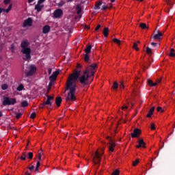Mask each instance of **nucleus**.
<instances>
[{
	"instance_id": "bb28decb",
	"label": "nucleus",
	"mask_w": 175,
	"mask_h": 175,
	"mask_svg": "<svg viewBox=\"0 0 175 175\" xmlns=\"http://www.w3.org/2000/svg\"><path fill=\"white\" fill-rule=\"evenodd\" d=\"M17 91H23V90H24V85L23 84H21L19 85L17 88H16Z\"/></svg>"
},
{
	"instance_id": "ea45409f",
	"label": "nucleus",
	"mask_w": 175,
	"mask_h": 175,
	"mask_svg": "<svg viewBox=\"0 0 175 175\" xmlns=\"http://www.w3.org/2000/svg\"><path fill=\"white\" fill-rule=\"evenodd\" d=\"M146 53L147 54H151L152 53V51L151 50V48L150 47H146Z\"/></svg>"
},
{
	"instance_id": "0e129e2a",
	"label": "nucleus",
	"mask_w": 175,
	"mask_h": 175,
	"mask_svg": "<svg viewBox=\"0 0 175 175\" xmlns=\"http://www.w3.org/2000/svg\"><path fill=\"white\" fill-rule=\"evenodd\" d=\"M38 159H39L38 161H42V157L38 156Z\"/></svg>"
},
{
	"instance_id": "1a4fd4ad",
	"label": "nucleus",
	"mask_w": 175,
	"mask_h": 175,
	"mask_svg": "<svg viewBox=\"0 0 175 175\" xmlns=\"http://www.w3.org/2000/svg\"><path fill=\"white\" fill-rule=\"evenodd\" d=\"M161 81H162V79H161V78H160V79L156 80V82H155V83H154V82L152 81V80L148 79V85H150V87H156L157 84H159V83H161Z\"/></svg>"
},
{
	"instance_id": "423d86ee",
	"label": "nucleus",
	"mask_w": 175,
	"mask_h": 175,
	"mask_svg": "<svg viewBox=\"0 0 175 175\" xmlns=\"http://www.w3.org/2000/svg\"><path fill=\"white\" fill-rule=\"evenodd\" d=\"M44 103L49 107H51V106H53V103H54V96H46V100L44 101Z\"/></svg>"
},
{
	"instance_id": "4468645a",
	"label": "nucleus",
	"mask_w": 175,
	"mask_h": 175,
	"mask_svg": "<svg viewBox=\"0 0 175 175\" xmlns=\"http://www.w3.org/2000/svg\"><path fill=\"white\" fill-rule=\"evenodd\" d=\"M50 25H46L44 27L42 28V33H49L50 32Z\"/></svg>"
},
{
	"instance_id": "680f3d73",
	"label": "nucleus",
	"mask_w": 175,
	"mask_h": 175,
	"mask_svg": "<svg viewBox=\"0 0 175 175\" xmlns=\"http://www.w3.org/2000/svg\"><path fill=\"white\" fill-rule=\"evenodd\" d=\"M35 0H28V3H31V2H33Z\"/></svg>"
},
{
	"instance_id": "a878e982",
	"label": "nucleus",
	"mask_w": 175,
	"mask_h": 175,
	"mask_svg": "<svg viewBox=\"0 0 175 175\" xmlns=\"http://www.w3.org/2000/svg\"><path fill=\"white\" fill-rule=\"evenodd\" d=\"M40 166V161H38L37 163H36V169H35V172H39V167Z\"/></svg>"
},
{
	"instance_id": "338daca9",
	"label": "nucleus",
	"mask_w": 175,
	"mask_h": 175,
	"mask_svg": "<svg viewBox=\"0 0 175 175\" xmlns=\"http://www.w3.org/2000/svg\"><path fill=\"white\" fill-rule=\"evenodd\" d=\"M67 2H73V0H67Z\"/></svg>"
},
{
	"instance_id": "7c9ffc66",
	"label": "nucleus",
	"mask_w": 175,
	"mask_h": 175,
	"mask_svg": "<svg viewBox=\"0 0 175 175\" xmlns=\"http://www.w3.org/2000/svg\"><path fill=\"white\" fill-rule=\"evenodd\" d=\"M8 84L6 83H4L1 85V90H3V91L8 90Z\"/></svg>"
},
{
	"instance_id": "cd10ccee",
	"label": "nucleus",
	"mask_w": 175,
	"mask_h": 175,
	"mask_svg": "<svg viewBox=\"0 0 175 175\" xmlns=\"http://www.w3.org/2000/svg\"><path fill=\"white\" fill-rule=\"evenodd\" d=\"M113 42L114 43H116V44H118V46H120V44H121V40H118V39H117V38H114V39L113 40Z\"/></svg>"
},
{
	"instance_id": "a19ab883",
	"label": "nucleus",
	"mask_w": 175,
	"mask_h": 175,
	"mask_svg": "<svg viewBox=\"0 0 175 175\" xmlns=\"http://www.w3.org/2000/svg\"><path fill=\"white\" fill-rule=\"evenodd\" d=\"M30 118H31L32 120H33L34 118H36V113L33 112V113L30 115Z\"/></svg>"
},
{
	"instance_id": "4c0bfd02",
	"label": "nucleus",
	"mask_w": 175,
	"mask_h": 175,
	"mask_svg": "<svg viewBox=\"0 0 175 175\" xmlns=\"http://www.w3.org/2000/svg\"><path fill=\"white\" fill-rule=\"evenodd\" d=\"M166 3L169 5V6H173V2H172V1L170 0H165Z\"/></svg>"
},
{
	"instance_id": "f03ea898",
	"label": "nucleus",
	"mask_w": 175,
	"mask_h": 175,
	"mask_svg": "<svg viewBox=\"0 0 175 175\" xmlns=\"http://www.w3.org/2000/svg\"><path fill=\"white\" fill-rule=\"evenodd\" d=\"M29 44H31V42L27 39H24L21 42V53L23 55V59L24 61H31V58H32L31 55L32 50Z\"/></svg>"
},
{
	"instance_id": "6e6552de",
	"label": "nucleus",
	"mask_w": 175,
	"mask_h": 175,
	"mask_svg": "<svg viewBox=\"0 0 175 175\" xmlns=\"http://www.w3.org/2000/svg\"><path fill=\"white\" fill-rule=\"evenodd\" d=\"M107 139L109 140V150L110 152H114V148H116V144L111 141V138H110V137H107Z\"/></svg>"
},
{
	"instance_id": "a211bd4d",
	"label": "nucleus",
	"mask_w": 175,
	"mask_h": 175,
	"mask_svg": "<svg viewBox=\"0 0 175 175\" xmlns=\"http://www.w3.org/2000/svg\"><path fill=\"white\" fill-rule=\"evenodd\" d=\"M102 3H103L102 1H99L94 5V9L95 10H99V9H100V6H102Z\"/></svg>"
},
{
	"instance_id": "20e7f679",
	"label": "nucleus",
	"mask_w": 175,
	"mask_h": 175,
	"mask_svg": "<svg viewBox=\"0 0 175 175\" xmlns=\"http://www.w3.org/2000/svg\"><path fill=\"white\" fill-rule=\"evenodd\" d=\"M36 66L33 64H31L27 67V69L25 70V74L27 77H30L34 73H36Z\"/></svg>"
},
{
	"instance_id": "9b49d317",
	"label": "nucleus",
	"mask_w": 175,
	"mask_h": 175,
	"mask_svg": "<svg viewBox=\"0 0 175 175\" xmlns=\"http://www.w3.org/2000/svg\"><path fill=\"white\" fill-rule=\"evenodd\" d=\"M142 135V131L139 129H135L133 131V133H131V137L135 138V137H139Z\"/></svg>"
},
{
	"instance_id": "e2e57ef3",
	"label": "nucleus",
	"mask_w": 175,
	"mask_h": 175,
	"mask_svg": "<svg viewBox=\"0 0 175 175\" xmlns=\"http://www.w3.org/2000/svg\"><path fill=\"white\" fill-rule=\"evenodd\" d=\"M148 66H146L147 69H148V68H150V65H151V63H148Z\"/></svg>"
},
{
	"instance_id": "bf43d9fd",
	"label": "nucleus",
	"mask_w": 175,
	"mask_h": 175,
	"mask_svg": "<svg viewBox=\"0 0 175 175\" xmlns=\"http://www.w3.org/2000/svg\"><path fill=\"white\" fill-rule=\"evenodd\" d=\"M23 157H27V152H23Z\"/></svg>"
},
{
	"instance_id": "2f4dec72",
	"label": "nucleus",
	"mask_w": 175,
	"mask_h": 175,
	"mask_svg": "<svg viewBox=\"0 0 175 175\" xmlns=\"http://www.w3.org/2000/svg\"><path fill=\"white\" fill-rule=\"evenodd\" d=\"M27 158L28 159H32V158H33V152H29L27 155Z\"/></svg>"
},
{
	"instance_id": "37998d69",
	"label": "nucleus",
	"mask_w": 175,
	"mask_h": 175,
	"mask_svg": "<svg viewBox=\"0 0 175 175\" xmlns=\"http://www.w3.org/2000/svg\"><path fill=\"white\" fill-rule=\"evenodd\" d=\"M151 46H152V47H159V44L157 43V42H151Z\"/></svg>"
},
{
	"instance_id": "f704fd0d",
	"label": "nucleus",
	"mask_w": 175,
	"mask_h": 175,
	"mask_svg": "<svg viewBox=\"0 0 175 175\" xmlns=\"http://www.w3.org/2000/svg\"><path fill=\"white\" fill-rule=\"evenodd\" d=\"M133 49H134V50H136V51H139V47H137V43H135V42L133 43Z\"/></svg>"
},
{
	"instance_id": "2eb2a0df",
	"label": "nucleus",
	"mask_w": 175,
	"mask_h": 175,
	"mask_svg": "<svg viewBox=\"0 0 175 175\" xmlns=\"http://www.w3.org/2000/svg\"><path fill=\"white\" fill-rule=\"evenodd\" d=\"M162 36H163V33H161V31L159 30H157V33L153 36V39L159 40V39H161V38H162Z\"/></svg>"
},
{
	"instance_id": "13d9d810",
	"label": "nucleus",
	"mask_w": 175,
	"mask_h": 175,
	"mask_svg": "<svg viewBox=\"0 0 175 175\" xmlns=\"http://www.w3.org/2000/svg\"><path fill=\"white\" fill-rule=\"evenodd\" d=\"M2 12H5V9L0 8V14H1V13H2Z\"/></svg>"
},
{
	"instance_id": "4d7b16f0",
	"label": "nucleus",
	"mask_w": 175,
	"mask_h": 175,
	"mask_svg": "<svg viewBox=\"0 0 175 175\" xmlns=\"http://www.w3.org/2000/svg\"><path fill=\"white\" fill-rule=\"evenodd\" d=\"M126 109H128V107H127V106H123V107H122V110H126Z\"/></svg>"
},
{
	"instance_id": "9d476101",
	"label": "nucleus",
	"mask_w": 175,
	"mask_h": 175,
	"mask_svg": "<svg viewBox=\"0 0 175 175\" xmlns=\"http://www.w3.org/2000/svg\"><path fill=\"white\" fill-rule=\"evenodd\" d=\"M63 14H64V11H62V10L61 9L56 10L53 13V16L55 18H58L59 17H62Z\"/></svg>"
},
{
	"instance_id": "69168bd1",
	"label": "nucleus",
	"mask_w": 175,
	"mask_h": 175,
	"mask_svg": "<svg viewBox=\"0 0 175 175\" xmlns=\"http://www.w3.org/2000/svg\"><path fill=\"white\" fill-rule=\"evenodd\" d=\"M3 116V114L2 113V112L0 111V117H2Z\"/></svg>"
},
{
	"instance_id": "72a5a7b5",
	"label": "nucleus",
	"mask_w": 175,
	"mask_h": 175,
	"mask_svg": "<svg viewBox=\"0 0 175 175\" xmlns=\"http://www.w3.org/2000/svg\"><path fill=\"white\" fill-rule=\"evenodd\" d=\"M53 85V82H49L48 85L47 94L50 92V90H51V86Z\"/></svg>"
},
{
	"instance_id": "ddd939ff",
	"label": "nucleus",
	"mask_w": 175,
	"mask_h": 175,
	"mask_svg": "<svg viewBox=\"0 0 175 175\" xmlns=\"http://www.w3.org/2000/svg\"><path fill=\"white\" fill-rule=\"evenodd\" d=\"M136 147L137 148H140L141 147H143V148H146V143L143 139H139L138 145H137Z\"/></svg>"
},
{
	"instance_id": "c85d7f7f",
	"label": "nucleus",
	"mask_w": 175,
	"mask_h": 175,
	"mask_svg": "<svg viewBox=\"0 0 175 175\" xmlns=\"http://www.w3.org/2000/svg\"><path fill=\"white\" fill-rule=\"evenodd\" d=\"M89 53H85L84 57V60L85 62H89L90 61V55H88Z\"/></svg>"
},
{
	"instance_id": "a18cd8bd",
	"label": "nucleus",
	"mask_w": 175,
	"mask_h": 175,
	"mask_svg": "<svg viewBox=\"0 0 175 175\" xmlns=\"http://www.w3.org/2000/svg\"><path fill=\"white\" fill-rule=\"evenodd\" d=\"M21 116H23V114L21 113H16V118L17 120H18V118H20L21 117Z\"/></svg>"
},
{
	"instance_id": "aec40b11",
	"label": "nucleus",
	"mask_w": 175,
	"mask_h": 175,
	"mask_svg": "<svg viewBox=\"0 0 175 175\" xmlns=\"http://www.w3.org/2000/svg\"><path fill=\"white\" fill-rule=\"evenodd\" d=\"M92 49V46L87 45L86 49H85V54H90V53H91Z\"/></svg>"
},
{
	"instance_id": "412c9836",
	"label": "nucleus",
	"mask_w": 175,
	"mask_h": 175,
	"mask_svg": "<svg viewBox=\"0 0 175 175\" xmlns=\"http://www.w3.org/2000/svg\"><path fill=\"white\" fill-rule=\"evenodd\" d=\"M103 33L105 38H107V36H109V28L105 27Z\"/></svg>"
},
{
	"instance_id": "e433bc0d",
	"label": "nucleus",
	"mask_w": 175,
	"mask_h": 175,
	"mask_svg": "<svg viewBox=\"0 0 175 175\" xmlns=\"http://www.w3.org/2000/svg\"><path fill=\"white\" fill-rule=\"evenodd\" d=\"M66 2L64 1H61L58 4H57V6H59V8H62V6L64 5H65Z\"/></svg>"
},
{
	"instance_id": "864d4df0",
	"label": "nucleus",
	"mask_w": 175,
	"mask_h": 175,
	"mask_svg": "<svg viewBox=\"0 0 175 175\" xmlns=\"http://www.w3.org/2000/svg\"><path fill=\"white\" fill-rule=\"evenodd\" d=\"M20 158L22 161H25L27 159V157L25 156H21Z\"/></svg>"
},
{
	"instance_id": "774afa93",
	"label": "nucleus",
	"mask_w": 175,
	"mask_h": 175,
	"mask_svg": "<svg viewBox=\"0 0 175 175\" xmlns=\"http://www.w3.org/2000/svg\"><path fill=\"white\" fill-rule=\"evenodd\" d=\"M116 0H111V3H113V2H115Z\"/></svg>"
},
{
	"instance_id": "b1692460",
	"label": "nucleus",
	"mask_w": 175,
	"mask_h": 175,
	"mask_svg": "<svg viewBox=\"0 0 175 175\" xmlns=\"http://www.w3.org/2000/svg\"><path fill=\"white\" fill-rule=\"evenodd\" d=\"M21 105L22 107H27V106H28V101L23 100V101L21 102Z\"/></svg>"
},
{
	"instance_id": "f3484780",
	"label": "nucleus",
	"mask_w": 175,
	"mask_h": 175,
	"mask_svg": "<svg viewBox=\"0 0 175 175\" xmlns=\"http://www.w3.org/2000/svg\"><path fill=\"white\" fill-rule=\"evenodd\" d=\"M55 103H56V106L57 107H59V106H61V103H62V98H61V96H58L55 98Z\"/></svg>"
},
{
	"instance_id": "473e14b6",
	"label": "nucleus",
	"mask_w": 175,
	"mask_h": 175,
	"mask_svg": "<svg viewBox=\"0 0 175 175\" xmlns=\"http://www.w3.org/2000/svg\"><path fill=\"white\" fill-rule=\"evenodd\" d=\"M111 8H113L112 5H111L110 7L107 6V5H104L102 7V10H106V9H111Z\"/></svg>"
},
{
	"instance_id": "0eeeda50",
	"label": "nucleus",
	"mask_w": 175,
	"mask_h": 175,
	"mask_svg": "<svg viewBox=\"0 0 175 175\" xmlns=\"http://www.w3.org/2000/svg\"><path fill=\"white\" fill-rule=\"evenodd\" d=\"M33 23V21L32 20V18L29 17L27 19H25L23 23V28H25L27 27H32V23Z\"/></svg>"
},
{
	"instance_id": "79ce46f5",
	"label": "nucleus",
	"mask_w": 175,
	"mask_h": 175,
	"mask_svg": "<svg viewBox=\"0 0 175 175\" xmlns=\"http://www.w3.org/2000/svg\"><path fill=\"white\" fill-rule=\"evenodd\" d=\"M77 13L78 14H80V13H81V8L79 5L77 7Z\"/></svg>"
},
{
	"instance_id": "49530a36",
	"label": "nucleus",
	"mask_w": 175,
	"mask_h": 175,
	"mask_svg": "<svg viewBox=\"0 0 175 175\" xmlns=\"http://www.w3.org/2000/svg\"><path fill=\"white\" fill-rule=\"evenodd\" d=\"M150 129H152V131L155 130V124L151 123Z\"/></svg>"
},
{
	"instance_id": "4be33fe9",
	"label": "nucleus",
	"mask_w": 175,
	"mask_h": 175,
	"mask_svg": "<svg viewBox=\"0 0 175 175\" xmlns=\"http://www.w3.org/2000/svg\"><path fill=\"white\" fill-rule=\"evenodd\" d=\"M139 27L140 28H142V29H148V27H147V25H146V23H140Z\"/></svg>"
},
{
	"instance_id": "58836bf2",
	"label": "nucleus",
	"mask_w": 175,
	"mask_h": 175,
	"mask_svg": "<svg viewBox=\"0 0 175 175\" xmlns=\"http://www.w3.org/2000/svg\"><path fill=\"white\" fill-rule=\"evenodd\" d=\"M111 175H120V170H116L115 171H113L112 172V174Z\"/></svg>"
},
{
	"instance_id": "6ab92c4d",
	"label": "nucleus",
	"mask_w": 175,
	"mask_h": 175,
	"mask_svg": "<svg viewBox=\"0 0 175 175\" xmlns=\"http://www.w3.org/2000/svg\"><path fill=\"white\" fill-rule=\"evenodd\" d=\"M154 110H155V107H152L148 111V113L146 115V117L148 118H151V116L154 114Z\"/></svg>"
},
{
	"instance_id": "09e8293b",
	"label": "nucleus",
	"mask_w": 175,
	"mask_h": 175,
	"mask_svg": "<svg viewBox=\"0 0 175 175\" xmlns=\"http://www.w3.org/2000/svg\"><path fill=\"white\" fill-rule=\"evenodd\" d=\"M120 89H124V88H125V86L124 85V82H120Z\"/></svg>"
},
{
	"instance_id": "603ef678",
	"label": "nucleus",
	"mask_w": 175,
	"mask_h": 175,
	"mask_svg": "<svg viewBox=\"0 0 175 175\" xmlns=\"http://www.w3.org/2000/svg\"><path fill=\"white\" fill-rule=\"evenodd\" d=\"M4 3H5V5H8V4L10 3V0H4Z\"/></svg>"
},
{
	"instance_id": "c03bdc74",
	"label": "nucleus",
	"mask_w": 175,
	"mask_h": 175,
	"mask_svg": "<svg viewBox=\"0 0 175 175\" xmlns=\"http://www.w3.org/2000/svg\"><path fill=\"white\" fill-rule=\"evenodd\" d=\"M139 164V159H137L135 161H133V166H137V165Z\"/></svg>"
},
{
	"instance_id": "393cba45",
	"label": "nucleus",
	"mask_w": 175,
	"mask_h": 175,
	"mask_svg": "<svg viewBox=\"0 0 175 175\" xmlns=\"http://www.w3.org/2000/svg\"><path fill=\"white\" fill-rule=\"evenodd\" d=\"M169 55L170 57H175V51L174 49H171Z\"/></svg>"
},
{
	"instance_id": "c9c22d12",
	"label": "nucleus",
	"mask_w": 175,
	"mask_h": 175,
	"mask_svg": "<svg viewBox=\"0 0 175 175\" xmlns=\"http://www.w3.org/2000/svg\"><path fill=\"white\" fill-rule=\"evenodd\" d=\"M12 6H13V5H12V4H10V5L8 6V9L5 10V12H6V13H9V12H10V10H12Z\"/></svg>"
},
{
	"instance_id": "6e6d98bb",
	"label": "nucleus",
	"mask_w": 175,
	"mask_h": 175,
	"mask_svg": "<svg viewBox=\"0 0 175 175\" xmlns=\"http://www.w3.org/2000/svg\"><path fill=\"white\" fill-rule=\"evenodd\" d=\"M51 72H53V70L51 68L48 69V73L49 75H51Z\"/></svg>"
},
{
	"instance_id": "f8f14e48",
	"label": "nucleus",
	"mask_w": 175,
	"mask_h": 175,
	"mask_svg": "<svg viewBox=\"0 0 175 175\" xmlns=\"http://www.w3.org/2000/svg\"><path fill=\"white\" fill-rule=\"evenodd\" d=\"M59 75V70H56L53 72V74L50 76L49 79L51 81H55L57 80V77Z\"/></svg>"
},
{
	"instance_id": "de8ad7c7",
	"label": "nucleus",
	"mask_w": 175,
	"mask_h": 175,
	"mask_svg": "<svg viewBox=\"0 0 175 175\" xmlns=\"http://www.w3.org/2000/svg\"><path fill=\"white\" fill-rule=\"evenodd\" d=\"M157 111H161V113H163V111H164V110L162 109V107H158L157 108Z\"/></svg>"
},
{
	"instance_id": "3c124183",
	"label": "nucleus",
	"mask_w": 175,
	"mask_h": 175,
	"mask_svg": "<svg viewBox=\"0 0 175 175\" xmlns=\"http://www.w3.org/2000/svg\"><path fill=\"white\" fill-rule=\"evenodd\" d=\"M100 27H102L100 25H98L96 26V27L95 28V31H99Z\"/></svg>"
},
{
	"instance_id": "c756f323",
	"label": "nucleus",
	"mask_w": 175,
	"mask_h": 175,
	"mask_svg": "<svg viewBox=\"0 0 175 175\" xmlns=\"http://www.w3.org/2000/svg\"><path fill=\"white\" fill-rule=\"evenodd\" d=\"M44 107H46V109H50V107H49V106H47L45 103L44 101L43 102V103H42L40 105V109H44Z\"/></svg>"
},
{
	"instance_id": "39448f33",
	"label": "nucleus",
	"mask_w": 175,
	"mask_h": 175,
	"mask_svg": "<svg viewBox=\"0 0 175 175\" xmlns=\"http://www.w3.org/2000/svg\"><path fill=\"white\" fill-rule=\"evenodd\" d=\"M17 103V100L16 98H10L9 97H4L3 100V106H14Z\"/></svg>"
},
{
	"instance_id": "f257e3e1",
	"label": "nucleus",
	"mask_w": 175,
	"mask_h": 175,
	"mask_svg": "<svg viewBox=\"0 0 175 175\" xmlns=\"http://www.w3.org/2000/svg\"><path fill=\"white\" fill-rule=\"evenodd\" d=\"M96 68H98L96 64L88 66L85 70L83 71V74L80 77V75H81V70H80L81 69V65L77 64V70H75L74 73L69 76L67 81L66 91H69V92L66 98V102H69V100L75 102V100H76V96H75V94H76V88H77L76 81L79 79L81 84L87 85L88 84V79L90 77H94L95 75Z\"/></svg>"
},
{
	"instance_id": "dca6fc26",
	"label": "nucleus",
	"mask_w": 175,
	"mask_h": 175,
	"mask_svg": "<svg viewBox=\"0 0 175 175\" xmlns=\"http://www.w3.org/2000/svg\"><path fill=\"white\" fill-rule=\"evenodd\" d=\"M43 8H44V5L37 3V5H35V10H37L38 12H42Z\"/></svg>"
},
{
	"instance_id": "5701e85b",
	"label": "nucleus",
	"mask_w": 175,
	"mask_h": 175,
	"mask_svg": "<svg viewBox=\"0 0 175 175\" xmlns=\"http://www.w3.org/2000/svg\"><path fill=\"white\" fill-rule=\"evenodd\" d=\"M112 88H113V90H115V91H117V90L118 89V83H117V81L113 82Z\"/></svg>"
},
{
	"instance_id": "052dcab7",
	"label": "nucleus",
	"mask_w": 175,
	"mask_h": 175,
	"mask_svg": "<svg viewBox=\"0 0 175 175\" xmlns=\"http://www.w3.org/2000/svg\"><path fill=\"white\" fill-rule=\"evenodd\" d=\"M43 155V153H42V152H40L38 153V157H42Z\"/></svg>"
},
{
	"instance_id": "8fccbe9b",
	"label": "nucleus",
	"mask_w": 175,
	"mask_h": 175,
	"mask_svg": "<svg viewBox=\"0 0 175 175\" xmlns=\"http://www.w3.org/2000/svg\"><path fill=\"white\" fill-rule=\"evenodd\" d=\"M45 1L46 0H38L37 3H38V5H42Z\"/></svg>"
},
{
	"instance_id": "5fc2aeb1",
	"label": "nucleus",
	"mask_w": 175,
	"mask_h": 175,
	"mask_svg": "<svg viewBox=\"0 0 175 175\" xmlns=\"http://www.w3.org/2000/svg\"><path fill=\"white\" fill-rule=\"evenodd\" d=\"M28 169L30 170V172H31V170H33V169H35V166L31 165V167H29Z\"/></svg>"
},
{
	"instance_id": "7ed1b4c3",
	"label": "nucleus",
	"mask_w": 175,
	"mask_h": 175,
	"mask_svg": "<svg viewBox=\"0 0 175 175\" xmlns=\"http://www.w3.org/2000/svg\"><path fill=\"white\" fill-rule=\"evenodd\" d=\"M100 155H103V152L99 153L98 150H96L93 154V163L96 165V169H98L99 165H100Z\"/></svg>"
}]
</instances>
